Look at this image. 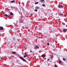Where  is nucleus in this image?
I'll return each instance as SVG.
<instances>
[{"label": "nucleus", "mask_w": 67, "mask_h": 67, "mask_svg": "<svg viewBox=\"0 0 67 67\" xmlns=\"http://www.w3.org/2000/svg\"><path fill=\"white\" fill-rule=\"evenodd\" d=\"M45 5L44 4H43L42 5V6H43V7H44Z\"/></svg>", "instance_id": "18"}, {"label": "nucleus", "mask_w": 67, "mask_h": 67, "mask_svg": "<svg viewBox=\"0 0 67 67\" xmlns=\"http://www.w3.org/2000/svg\"><path fill=\"white\" fill-rule=\"evenodd\" d=\"M59 64H61V61H59Z\"/></svg>", "instance_id": "14"}, {"label": "nucleus", "mask_w": 67, "mask_h": 67, "mask_svg": "<svg viewBox=\"0 0 67 67\" xmlns=\"http://www.w3.org/2000/svg\"><path fill=\"white\" fill-rule=\"evenodd\" d=\"M54 66L55 67H57V65H55Z\"/></svg>", "instance_id": "25"}, {"label": "nucleus", "mask_w": 67, "mask_h": 67, "mask_svg": "<svg viewBox=\"0 0 67 67\" xmlns=\"http://www.w3.org/2000/svg\"><path fill=\"white\" fill-rule=\"evenodd\" d=\"M49 60V59H48L47 60V61H48Z\"/></svg>", "instance_id": "26"}, {"label": "nucleus", "mask_w": 67, "mask_h": 67, "mask_svg": "<svg viewBox=\"0 0 67 67\" xmlns=\"http://www.w3.org/2000/svg\"><path fill=\"white\" fill-rule=\"evenodd\" d=\"M27 55H24V57H27Z\"/></svg>", "instance_id": "11"}, {"label": "nucleus", "mask_w": 67, "mask_h": 67, "mask_svg": "<svg viewBox=\"0 0 67 67\" xmlns=\"http://www.w3.org/2000/svg\"><path fill=\"white\" fill-rule=\"evenodd\" d=\"M62 24L63 25H65V24L64 23H62Z\"/></svg>", "instance_id": "17"}, {"label": "nucleus", "mask_w": 67, "mask_h": 67, "mask_svg": "<svg viewBox=\"0 0 67 67\" xmlns=\"http://www.w3.org/2000/svg\"><path fill=\"white\" fill-rule=\"evenodd\" d=\"M66 26H67V25H66Z\"/></svg>", "instance_id": "28"}, {"label": "nucleus", "mask_w": 67, "mask_h": 67, "mask_svg": "<svg viewBox=\"0 0 67 67\" xmlns=\"http://www.w3.org/2000/svg\"><path fill=\"white\" fill-rule=\"evenodd\" d=\"M60 15H63V14L62 13H60Z\"/></svg>", "instance_id": "13"}, {"label": "nucleus", "mask_w": 67, "mask_h": 67, "mask_svg": "<svg viewBox=\"0 0 67 67\" xmlns=\"http://www.w3.org/2000/svg\"><path fill=\"white\" fill-rule=\"evenodd\" d=\"M67 29H65L63 30V32H66V31H67Z\"/></svg>", "instance_id": "6"}, {"label": "nucleus", "mask_w": 67, "mask_h": 67, "mask_svg": "<svg viewBox=\"0 0 67 67\" xmlns=\"http://www.w3.org/2000/svg\"><path fill=\"white\" fill-rule=\"evenodd\" d=\"M30 53H32V50H30Z\"/></svg>", "instance_id": "20"}, {"label": "nucleus", "mask_w": 67, "mask_h": 67, "mask_svg": "<svg viewBox=\"0 0 67 67\" xmlns=\"http://www.w3.org/2000/svg\"><path fill=\"white\" fill-rule=\"evenodd\" d=\"M37 11V10H35V11Z\"/></svg>", "instance_id": "24"}, {"label": "nucleus", "mask_w": 67, "mask_h": 67, "mask_svg": "<svg viewBox=\"0 0 67 67\" xmlns=\"http://www.w3.org/2000/svg\"><path fill=\"white\" fill-rule=\"evenodd\" d=\"M35 9L36 10H39V9H40V7L38 6L36 7L35 8Z\"/></svg>", "instance_id": "3"}, {"label": "nucleus", "mask_w": 67, "mask_h": 67, "mask_svg": "<svg viewBox=\"0 0 67 67\" xmlns=\"http://www.w3.org/2000/svg\"><path fill=\"white\" fill-rule=\"evenodd\" d=\"M12 53L13 54H16V52H14V51H13L12 52Z\"/></svg>", "instance_id": "8"}, {"label": "nucleus", "mask_w": 67, "mask_h": 67, "mask_svg": "<svg viewBox=\"0 0 67 67\" xmlns=\"http://www.w3.org/2000/svg\"><path fill=\"white\" fill-rule=\"evenodd\" d=\"M3 29V28L2 27H0V30H2Z\"/></svg>", "instance_id": "5"}, {"label": "nucleus", "mask_w": 67, "mask_h": 67, "mask_svg": "<svg viewBox=\"0 0 67 67\" xmlns=\"http://www.w3.org/2000/svg\"><path fill=\"white\" fill-rule=\"evenodd\" d=\"M38 2H37L35 3V4H38Z\"/></svg>", "instance_id": "15"}, {"label": "nucleus", "mask_w": 67, "mask_h": 67, "mask_svg": "<svg viewBox=\"0 0 67 67\" xmlns=\"http://www.w3.org/2000/svg\"><path fill=\"white\" fill-rule=\"evenodd\" d=\"M45 54H43L42 55V57H45Z\"/></svg>", "instance_id": "7"}, {"label": "nucleus", "mask_w": 67, "mask_h": 67, "mask_svg": "<svg viewBox=\"0 0 67 67\" xmlns=\"http://www.w3.org/2000/svg\"><path fill=\"white\" fill-rule=\"evenodd\" d=\"M15 2V1H11V3H14V2Z\"/></svg>", "instance_id": "10"}, {"label": "nucleus", "mask_w": 67, "mask_h": 67, "mask_svg": "<svg viewBox=\"0 0 67 67\" xmlns=\"http://www.w3.org/2000/svg\"><path fill=\"white\" fill-rule=\"evenodd\" d=\"M63 60L64 61H65V58H63Z\"/></svg>", "instance_id": "21"}, {"label": "nucleus", "mask_w": 67, "mask_h": 67, "mask_svg": "<svg viewBox=\"0 0 67 67\" xmlns=\"http://www.w3.org/2000/svg\"><path fill=\"white\" fill-rule=\"evenodd\" d=\"M8 16V15L7 14H4L3 15V16Z\"/></svg>", "instance_id": "9"}, {"label": "nucleus", "mask_w": 67, "mask_h": 67, "mask_svg": "<svg viewBox=\"0 0 67 67\" xmlns=\"http://www.w3.org/2000/svg\"><path fill=\"white\" fill-rule=\"evenodd\" d=\"M25 55H27V53H25Z\"/></svg>", "instance_id": "23"}, {"label": "nucleus", "mask_w": 67, "mask_h": 67, "mask_svg": "<svg viewBox=\"0 0 67 67\" xmlns=\"http://www.w3.org/2000/svg\"><path fill=\"white\" fill-rule=\"evenodd\" d=\"M51 56L52 58H53V55H51Z\"/></svg>", "instance_id": "19"}, {"label": "nucleus", "mask_w": 67, "mask_h": 67, "mask_svg": "<svg viewBox=\"0 0 67 67\" xmlns=\"http://www.w3.org/2000/svg\"><path fill=\"white\" fill-rule=\"evenodd\" d=\"M20 58L21 59V60H23V61H24V62H25V60H25V59H24V58H23L21 57H20Z\"/></svg>", "instance_id": "2"}, {"label": "nucleus", "mask_w": 67, "mask_h": 67, "mask_svg": "<svg viewBox=\"0 0 67 67\" xmlns=\"http://www.w3.org/2000/svg\"><path fill=\"white\" fill-rule=\"evenodd\" d=\"M47 45H49V43H48Z\"/></svg>", "instance_id": "22"}, {"label": "nucleus", "mask_w": 67, "mask_h": 67, "mask_svg": "<svg viewBox=\"0 0 67 67\" xmlns=\"http://www.w3.org/2000/svg\"><path fill=\"white\" fill-rule=\"evenodd\" d=\"M64 16H65V17L66 16V15H64Z\"/></svg>", "instance_id": "27"}, {"label": "nucleus", "mask_w": 67, "mask_h": 67, "mask_svg": "<svg viewBox=\"0 0 67 67\" xmlns=\"http://www.w3.org/2000/svg\"><path fill=\"white\" fill-rule=\"evenodd\" d=\"M40 2L42 3H44L45 2V1L44 0H41Z\"/></svg>", "instance_id": "4"}, {"label": "nucleus", "mask_w": 67, "mask_h": 67, "mask_svg": "<svg viewBox=\"0 0 67 67\" xmlns=\"http://www.w3.org/2000/svg\"><path fill=\"white\" fill-rule=\"evenodd\" d=\"M10 14H11L12 15L13 14L12 13V12H10Z\"/></svg>", "instance_id": "12"}, {"label": "nucleus", "mask_w": 67, "mask_h": 67, "mask_svg": "<svg viewBox=\"0 0 67 67\" xmlns=\"http://www.w3.org/2000/svg\"><path fill=\"white\" fill-rule=\"evenodd\" d=\"M58 7L59 8H64V6L62 5H59Z\"/></svg>", "instance_id": "1"}, {"label": "nucleus", "mask_w": 67, "mask_h": 67, "mask_svg": "<svg viewBox=\"0 0 67 67\" xmlns=\"http://www.w3.org/2000/svg\"><path fill=\"white\" fill-rule=\"evenodd\" d=\"M36 47H37V48H39V47L38 46H36Z\"/></svg>", "instance_id": "16"}]
</instances>
